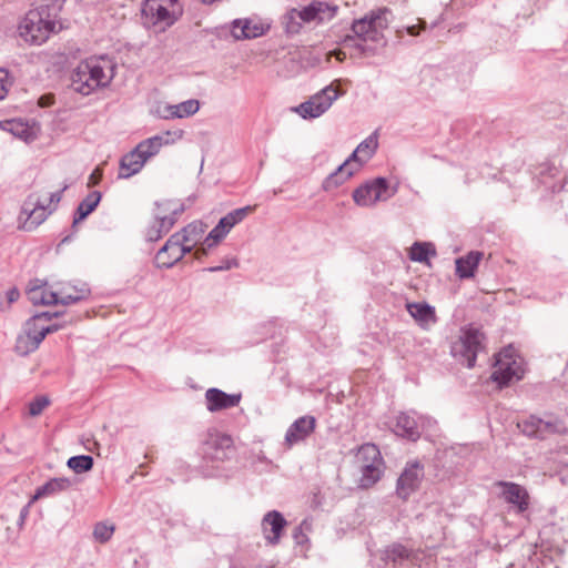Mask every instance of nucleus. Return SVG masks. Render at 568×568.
<instances>
[{"mask_svg": "<svg viewBox=\"0 0 568 568\" xmlns=\"http://www.w3.org/2000/svg\"><path fill=\"white\" fill-rule=\"evenodd\" d=\"M390 10L387 8L377 9L365 14L352 23L353 38L356 41H371L385 45L384 30L388 27L387 16Z\"/></svg>", "mask_w": 568, "mask_h": 568, "instance_id": "nucleus-7", "label": "nucleus"}, {"mask_svg": "<svg viewBox=\"0 0 568 568\" xmlns=\"http://www.w3.org/2000/svg\"><path fill=\"white\" fill-rule=\"evenodd\" d=\"M200 109V102L194 99L183 101L179 104L165 106V119H183L195 114Z\"/></svg>", "mask_w": 568, "mask_h": 568, "instance_id": "nucleus-28", "label": "nucleus"}, {"mask_svg": "<svg viewBox=\"0 0 568 568\" xmlns=\"http://www.w3.org/2000/svg\"><path fill=\"white\" fill-rule=\"evenodd\" d=\"M265 26L252 19H235L231 23V33L235 40L255 39L265 33Z\"/></svg>", "mask_w": 568, "mask_h": 568, "instance_id": "nucleus-22", "label": "nucleus"}, {"mask_svg": "<svg viewBox=\"0 0 568 568\" xmlns=\"http://www.w3.org/2000/svg\"><path fill=\"white\" fill-rule=\"evenodd\" d=\"M67 465L75 474H82L92 469L93 458L90 455L73 456L68 459Z\"/></svg>", "mask_w": 568, "mask_h": 568, "instance_id": "nucleus-40", "label": "nucleus"}, {"mask_svg": "<svg viewBox=\"0 0 568 568\" xmlns=\"http://www.w3.org/2000/svg\"><path fill=\"white\" fill-rule=\"evenodd\" d=\"M486 348V335L479 328L469 324L460 329V334L450 345L452 356L465 365L473 368L476 364L477 355Z\"/></svg>", "mask_w": 568, "mask_h": 568, "instance_id": "nucleus-6", "label": "nucleus"}, {"mask_svg": "<svg viewBox=\"0 0 568 568\" xmlns=\"http://www.w3.org/2000/svg\"><path fill=\"white\" fill-rule=\"evenodd\" d=\"M436 251L433 244L415 242L410 247L409 257L415 262H427L429 256H435Z\"/></svg>", "mask_w": 568, "mask_h": 568, "instance_id": "nucleus-38", "label": "nucleus"}, {"mask_svg": "<svg viewBox=\"0 0 568 568\" xmlns=\"http://www.w3.org/2000/svg\"><path fill=\"white\" fill-rule=\"evenodd\" d=\"M344 92L338 90L334 84H329L316 94L312 95L307 101L301 103L295 111L303 119H315L325 113L333 102Z\"/></svg>", "mask_w": 568, "mask_h": 568, "instance_id": "nucleus-13", "label": "nucleus"}, {"mask_svg": "<svg viewBox=\"0 0 568 568\" xmlns=\"http://www.w3.org/2000/svg\"><path fill=\"white\" fill-rule=\"evenodd\" d=\"M237 266H239V261L235 257H232V258H226V260L222 261V263L220 265L207 267L204 271L214 273V272H220V271H227V270H231V268L237 267Z\"/></svg>", "mask_w": 568, "mask_h": 568, "instance_id": "nucleus-47", "label": "nucleus"}, {"mask_svg": "<svg viewBox=\"0 0 568 568\" xmlns=\"http://www.w3.org/2000/svg\"><path fill=\"white\" fill-rule=\"evenodd\" d=\"M204 396L206 409L211 413L236 407L242 399L240 393L227 394L215 387L209 388Z\"/></svg>", "mask_w": 568, "mask_h": 568, "instance_id": "nucleus-20", "label": "nucleus"}, {"mask_svg": "<svg viewBox=\"0 0 568 568\" xmlns=\"http://www.w3.org/2000/svg\"><path fill=\"white\" fill-rule=\"evenodd\" d=\"M145 160L134 148L129 153L124 154L120 160V168L118 176L120 179H129L139 173L145 164Z\"/></svg>", "mask_w": 568, "mask_h": 568, "instance_id": "nucleus-24", "label": "nucleus"}, {"mask_svg": "<svg viewBox=\"0 0 568 568\" xmlns=\"http://www.w3.org/2000/svg\"><path fill=\"white\" fill-rule=\"evenodd\" d=\"M63 313L61 312H42L39 314H36L34 316L40 320L42 323L47 324L48 322L52 321L55 317L61 316Z\"/></svg>", "mask_w": 568, "mask_h": 568, "instance_id": "nucleus-50", "label": "nucleus"}, {"mask_svg": "<svg viewBox=\"0 0 568 568\" xmlns=\"http://www.w3.org/2000/svg\"><path fill=\"white\" fill-rule=\"evenodd\" d=\"M114 531L113 526H109L104 523H98L93 529V536L95 540L100 542H106L111 539Z\"/></svg>", "mask_w": 568, "mask_h": 568, "instance_id": "nucleus-45", "label": "nucleus"}, {"mask_svg": "<svg viewBox=\"0 0 568 568\" xmlns=\"http://www.w3.org/2000/svg\"><path fill=\"white\" fill-rule=\"evenodd\" d=\"M394 432L397 436L407 438L409 440H417L420 437V432L414 416L408 413H400L396 417Z\"/></svg>", "mask_w": 568, "mask_h": 568, "instance_id": "nucleus-25", "label": "nucleus"}, {"mask_svg": "<svg viewBox=\"0 0 568 568\" xmlns=\"http://www.w3.org/2000/svg\"><path fill=\"white\" fill-rule=\"evenodd\" d=\"M141 11L146 28L165 30L180 20L184 8L181 0H145Z\"/></svg>", "mask_w": 568, "mask_h": 568, "instance_id": "nucleus-5", "label": "nucleus"}, {"mask_svg": "<svg viewBox=\"0 0 568 568\" xmlns=\"http://www.w3.org/2000/svg\"><path fill=\"white\" fill-rule=\"evenodd\" d=\"M483 257L479 251H471L467 255L456 260V274L460 278H470L474 276L476 268Z\"/></svg>", "mask_w": 568, "mask_h": 568, "instance_id": "nucleus-27", "label": "nucleus"}, {"mask_svg": "<svg viewBox=\"0 0 568 568\" xmlns=\"http://www.w3.org/2000/svg\"><path fill=\"white\" fill-rule=\"evenodd\" d=\"M2 130L11 133L26 142L34 140L36 135L27 122L21 120H8L0 123Z\"/></svg>", "mask_w": 568, "mask_h": 568, "instance_id": "nucleus-31", "label": "nucleus"}, {"mask_svg": "<svg viewBox=\"0 0 568 568\" xmlns=\"http://www.w3.org/2000/svg\"><path fill=\"white\" fill-rule=\"evenodd\" d=\"M49 405V397L44 395L37 396L29 403V414L33 417L39 416Z\"/></svg>", "mask_w": 568, "mask_h": 568, "instance_id": "nucleus-46", "label": "nucleus"}, {"mask_svg": "<svg viewBox=\"0 0 568 568\" xmlns=\"http://www.w3.org/2000/svg\"><path fill=\"white\" fill-rule=\"evenodd\" d=\"M205 232V225L202 222H192L184 226L180 232V239L182 242H190L191 245H196Z\"/></svg>", "mask_w": 568, "mask_h": 568, "instance_id": "nucleus-35", "label": "nucleus"}, {"mask_svg": "<svg viewBox=\"0 0 568 568\" xmlns=\"http://www.w3.org/2000/svg\"><path fill=\"white\" fill-rule=\"evenodd\" d=\"M521 364L515 358L513 349L504 348L495 356L494 371L490 379L495 382L499 388L506 387L516 378L523 377Z\"/></svg>", "mask_w": 568, "mask_h": 568, "instance_id": "nucleus-11", "label": "nucleus"}, {"mask_svg": "<svg viewBox=\"0 0 568 568\" xmlns=\"http://www.w3.org/2000/svg\"><path fill=\"white\" fill-rule=\"evenodd\" d=\"M162 236H163V233L155 224H153L152 226H150L148 229V232H146L148 241L155 242V241L160 240Z\"/></svg>", "mask_w": 568, "mask_h": 568, "instance_id": "nucleus-49", "label": "nucleus"}, {"mask_svg": "<svg viewBox=\"0 0 568 568\" xmlns=\"http://www.w3.org/2000/svg\"><path fill=\"white\" fill-rule=\"evenodd\" d=\"M497 487L501 488L500 497L513 505L518 513H524L529 508V494L527 489L514 481L499 480Z\"/></svg>", "mask_w": 568, "mask_h": 568, "instance_id": "nucleus-16", "label": "nucleus"}, {"mask_svg": "<svg viewBox=\"0 0 568 568\" xmlns=\"http://www.w3.org/2000/svg\"><path fill=\"white\" fill-rule=\"evenodd\" d=\"M409 556V549L402 544H393L388 546L384 552V559L394 564L402 562L403 560L408 559Z\"/></svg>", "mask_w": 568, "mask_h": 568, "instance_id": "nucleus-39", "label": "nucleus"}, {"mask_svg": "<svg viewBox=\"0 0 568 568\" xmlns=\"http://www.w3.org/2000/svg\"><path fill=\"white\" fill-rule=\"evenodd\" d=\"M65 0H42V3L27 12L19 23V36L30 44H42L51 33L57 32L59 14Z\"/></svg>", "mask_w": 568, "mask_h": 568, "instance_id": "nucleus-1", "label": "nucleus"}, {"mask_svg": "<svg viewBox=\"0 0 568 568\" xmlns=\"http://www.w3.org/2000/svg\"><path fill=\"white\" fill-rule=\"evenodd\" d=\"M173 248H166V243L160 248L155 256V264L160 268H171L179 261H173L174 256Z\"/></svg>", "mask_w": 568, "mask_h": 568, "instance_id": "nucleus-42", "label": "nucleus"}, {"mask_svg": "<svg viewBox=\"0 0 568 568\" xmlns=\"http://www.w3.org/2000/svg\"><path fill=\"white\" fill-rule=\"evenodd\" d=\"M517 426L524 435L538 439H545L550 435H562L567 433L564 420L552 416L544 419L536 415H530L519 422Z\"/></svg>", "mask_w": 568, "mask_h": 568, "instance_id": "nucleus-12", "label": "nucleus"}, {"mask_svg": "<svg viewBox=\"0 0 568 568\" xmlns=\"http://www.w3.org/2000/svg\"><path fill=\"white\" fill-rule=\"evenodd\" d=\"M230 231V227H226V225L221 226L220 220L205 237L203 246L195 251V258L200 260L202 256L206 255L207 251L215 246L220 241H222Z\"/></svg>", "mask_w": 568, "mask_h": 568, "instance_id": "nucleus-29", "label": "nucleus"}, {"mask_svg": "<svg viewBox=\"0 0 568 568\" xmlns=\"http://www.w3.org/2000/svg\"><path fill=\"white\" fill-rule=\"evenodd\" d=\"M101 176H102L101 171H100V170H98V169H97V170H94V171L92 172V174L90 175V179H89V180H90L89 185H95V184L99 182V180L101 179Z\"/></svg>", "mask_w": 568, "mask_h": 568, "instance_id": "nucleus-52", "label": "nucleus"}, {"mask_svg": "<svg viewBox=\"0 0 568 568\" xmlns=\"http://www.w3.org/2000/svg\"><path fill=\"white\" fill-rule=\"evenodd\" d=\"M195 245H191L190 242H182L180 234H172L166 241V248L174 250L173 261H181L185 254L191 253Z\"/></svg>", "mask_w": 568, "mask_h": 568, "instance_id": "nucleus-37", "label": "nucleus"}, {"mask_svg": "<svg viewBox=\"0 0 568 568\" xmlns=\"http://www.w3.org/2000/svg\"><path fill=\"white\" fill-rule=\"evenodd\" d=\"M68 189L65 184L60 191L50 194L49 203L41 201L37 193H30L24 200L18 216L19 229L26 232L36 230L55 210L61 201L62 193Z\"/></svg>", "mask_w": 568, "mask_h": 568, "instance_id": "nucleus-4", "label": "nucleus"}, {"mask_svg": "<svg viewBox=\"0 0 568 568\" xmlns=\"http://www.w3.org/2000/svg\"><path fill=\"white\" fill-rule=\"evenodd\" d=\"M72 485V481L67 477H55L48 480L42 486L38 487L33 495L31 503L43 497H50L58 495L62 491H67Z\"/></svg>", "mask_w": 568, "mask_h": 568, "instance_id": "nucleus-26", "label": "nucleus"}, {"mask_svg": "<svg viewBox=\"0 0 568 568\" xmlns=\"http://www.w3.org/2000/svg\"><path fill=\"white\" fill-rule=\"evenodd\" d=\"M368 41H356L352 36H347L344 39L345 48H353L356 51V55L359 58H371L378 54L379 48L384 45L373 43L368 44Z\"/></svg>", "mask_w": 568, "mask_h": 568, "instance_id": "nucleus-34", "label": "nucleus"}, {"mask_svg": "<svg viewBox=\"0 0 568 568\" xmlns=\"http://www.w3.org/2000/svg\"><path fill=\"white\" fill-rule=\"evenodd\" d=\"M183 132H170L166 131L162 134H156L149 139L141 141L135 148L142 158L148 161L152 156L156 155L162 146L174 143L176 140L182 138Z\"/></svg>", "mask_w": 568, "mask_h": 568, "instance_id": "nucleus-17", "label": "nucleus"}, {"mask_svg": "<svg viewBox=\"0 0 568 568\" xmlns=\"http://www.w3.org/2000/svg\"><path fill=\"white\" fill-rule=\"evenodd\" d=\"M287 526V520L277 510L267 511L261 521V528L264 538L271 545H277Z\"/></svg>", "mask_w": 568, "mask_h": 568, "instance_id": "nucleus-19", "label": "nucleus"}, {"mask_svg": "<svg viewBox=\"0 0 568 568\" xmlns=\"http://www.w3.org/2000/svg\"><path fill=\"white\" fill-rule=\"evenodd\" d=\"M101 201V193L99 191L90 192L78 205L73 217V226L83 221L91 214Z\"/></svg>", "mask_w": 568, "mask_h": 568, "instance_id": "nucleus-30", "label": "nucleus"}, {"mask_svg": "<svg viewBox=\"0 0 568 568\" xmlns=\"http://www.w3.org/2000/svg\"><path fill=\"white\" fill-rule=\"evenodd\" d=\"M336 8L329 7L323 1H313L308 6L297 9L300 20L303 22L324 21L334 17Z\"/></svg>", "mask_w": 568, "mask_h": 568, "instance_id": "nucleus-23", "label": "nucleus"}, {"mask_svg": "<svg viewBox=\"0 0 568 568\" xmlns=\"http://www.w3.org/2000/svg\"><path fill=\"white\" fill-rule=\"evenodd\" d=\"M27 295L33 305H57L58 293L48 287V284L36 278L30 281Z\"/></svg>", "mask_w": 568, "mask_h": 568, "instance_id": "nucleus-21", "label": "nucleus"}, {"mask_svg": "<svg viewBox=\"0 0 568 568\" xmlns=\"http://www.w3.org/2000/svg\"><path fill=\"white\" fill-rule=\"evenodd\" d=\"M389 185L385 178H376L368 181L353 192V200L359 206H373L378 201H386L394 195L396 190L388 192Z\"/></svg>", "mask_w": 568, "mask_h": 568, "instance_id": "nucleus-14", "label": "nucleus"}, {"mask_svg": "<svg viewBox=\"0 0 568 568\" xmlns=\"http://www.w3.org/2000/svg\"><path fill=\"white\" fill-rule=\"evenodd\" d=\"M73 285H63L62 287H68L69 288V294H74V292L72 291V287Z\"/></svg>", "mask_w": 568, "mask_h": 568, "instance_id": "nucleus-54", "label": "nucleus"}, {"mask_svg": "<svg viewBox=\"0 0 568 568\" xmlns=\"http://www.w3.org/2000/svg\"><path fill=\"white\" fill-rule=\"evenodd\" d=\"M284 26L287 33H298L303 21L300 20V14L297 12V9L290 10L285 17H284Z\"/></svg>", "mask_w": 568, "mask_h": 568, "instance_id": "nucleus-44", "label": "nucleus"}, {"mask_svg": "<svg viewBox=\"0 0 568 568\" xmlns=\"http://www.w3.org/2000/svg\"><path fill=\"white\" fill-rule=\"evenodd\" d=\"M61 327L62 325L59 324H44L36 316H32L26 323V334L17 339V353L26 356L34 352L48 334L54 333Z\"/></svg>", "mask_w": 568, "mask_h": 568, "instance_id": "nucleus-8", "label": "nucleus"}, {"mask_svg": "<svg viewBox=\"0 0 568 568\" xmlns=\"http://www.w3.org/2000/svg\"><path fill=\"white\" fill-rule=\"evenodd\" d=\"M200 454L206 462H224L235 454L233 438L227 434L209 432L200 447Z\"/></svg>", "mask_w": 568, "mask_h": 568, "instance_id": "nucleus-10", "label": "nucleus"}, {"mask_svg": "<svg viewBox=\"0 0 568 568\" xmlns=\"http://www.w3.org/2000/svg\"><path fill=\"white\" fill-rule=\"evenodd\" d=\"M406 308L409 315L419 323L436 322L435 308L427 303H407Z\"/></svg>", "mask_w": 568, "mask_h": 568, "instance_id": "nucleus-32", "label": "nucleus"}, {"mask_svg": "<svg viewBox=\"0 0 568 568\" xmlns=\"http://www.w3.org/2000/svg\"><path fill=\"white\" fill-rule=\"evenodd\" d=\"M357 458L363 460L359 486L369 488L374 486L383 475L384 460L378 447L374 444H364L358 449Z\"/></svg>", "mask_w": 568, "mask_h": 568, "instance_id": "nucleus-9", "label": "nucleus"}, {"mask_svg": "<svg viewBox=\"0 0 568 568\" xmlns=\"http://www.w3.org/2000/svg\"><path fill=\"white\" fill-rule=\"evenodd\" d=\"M20 297V292L18 288L12 287L7 292V300H8V306H10L12 303L17 302Z\"/></svg>", "mask_w": 568, "mask_h": 568, "instance_id": "nucleus-51", "label": "nucleus"}, {"mask_svg": "<svg viewBox=\"0 0 568 568\" xmlns=\"http://www.w3.org/2000/svg\"><path fill=\"white\" fill-rule=\"evenodd\" d=\"M184 207L181 205L179 209H174L170 215L158 216L155 225L161 230V232L166 234L176 223L178 216L183 212Z\"/></svg>", "mask_w": 568, "mask_h": 568, "instance_id": "nucleus-41", "label": "nucleus"}, {"mask_svg": "<svg viewBox=\"0 0 568 568\" xmlns=\"http://www.w3.org/2000/svg\"><path fill=\"white\" fill-rule=\"evenodd\" d=\"M74 294H69L68 287H61L57 291L58 293V304L62 305H70L75 304L80 301H83L89 297L90 295V288L83 284L80 287L79 286H72L71 287Z\"/></svg>", "mask_w": 568, "mask_h": 568, "instance_id": "nucleus-33", "label": "nucleus"}, {"mask_svg": "<svg viewBox=\"0 0 568 568\" xmlns=\"http://www.w3.org/2000/svg\"><path fill=\"white\" fill-rule=\"evenodd\" d=\"M113 68L111 60L104 57L85 59L72 72L71 85L82 95H89L97 89L109 85L114 77Z\"/></svg>", "mask_w": 568, "mask_h": 568, "instance_id": "nucleus-2", "label": "nucleus"}, {"mask_svg": "<svg viewBox=\"0 0 568 568\" xmlns=\"http://www.w3.org/2000/svg\"><path fill=\"white\" fill-rule=\"evenodd\" d=\"M316 427V418L312 415H305L294 420L285 434V445L293 447L294 445L304 442L311 434L314 433Z\"/></svg>", "mask_w": 568, "mask_h": 568, "instance_id": "nucleus-18", "label": "nucleus"}, {"mask_svg": "<svg viewBox=\"0 0 568 568\" xmlns=\"http://www.w3.org/2000/svg\"><path fill=\"white\" fill-rule=\"evenodd\" d=\"M378 148L377 132H373L353 151L349 158L342 163L335 172L331 173L323 182L325 191H332L357 172L376 152Z\"/></svg>", "mask_w": 568, "mask_h": 568, "instance_id": "nucleus-3", "label": "nucleus"}, {"mask_svg": "<svg viewBox=\"0 0 568 568\" xmlns=\"http://www.w3.org/2000/svg\"><path fill=\"white\" fill-rule=\"evenodd\" d=\"M312 530V523L308 519L302 520V523L295 527L293 531V539L296 545L303 546L310 542L307 534Z\"/></svg>", "mask_w": 568, "mask_h": 568, "instance_id": "nucleus-43", "label": "nucleus"}, {"mask_svg": "<svg viewBox=\"0 0 568 568\" xmlns=\"http://www.w3.org/2000/svg\"><path fill=\"white\" fill-rule=\"evenodd\" d=\"M407 31H408V33H409L410 36H416V34H418V31H417V27H416V26L408 27Z\"/></svg>", "mask_w": 568, "mask_h": 568, "instance_id": "nucleus-53", "label": "nucleus"}, {"mask_svg": "<svg viewBox=\"0 0 568 568\" xmlns=\"http://www.w3.org/2000/svg\"><path fill=\"white\" fill-rule=\"evenodd\" d=\"M11 84L8 71L0 70V101L7 97Z\"/></svg>", "mask_w": 568, "mask_h": 568, "instance_id": "nucleus-48", "label": "nucleus"}, {"mask_svg": "<svg viewBox=\"0 0 568 568\" xmlns=\"http://www.w3.org/2000/svg\"><path fill=\"white\" fill-rule=\"evenodd\" d=\"M423 478V465L419 462L408 463L397 479V496L403 500H407L419 488Z\"/></svg>", "mask_w": 568, "mask_h": 568, "instance_id": "nucleus-15", "label": "nucleus"}, {"mask_svg": "<svg viewBox=\"0 0 568 568\" xmlns=\"http://www.w3.org/2000/svg\"><path fill=\"white\" fill-rule=\"evenodd\" d=\"M255 209L256 205H246L231 211L221 219V226L226 225V227L232 230L236 224L241 223L246 216L253 213Z\"/></svg>", "mask_w": 568, "mask_h": 568, "instance_id": "nucleus-36", "label": "nucleus"}]
</instances>
